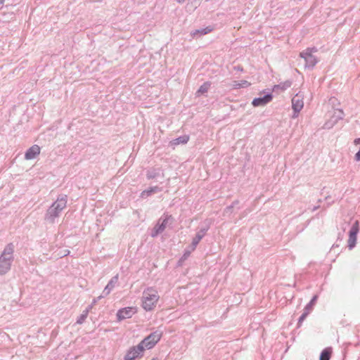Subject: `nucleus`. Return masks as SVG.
<instances>
[{"label": "nucleus", "mask_w": 360, "mask_h": 360, "mask_svg": "<svg viewBox=\"0 0 360 360\" xmlns=\"http://www.w3.org/2000/svg\"><path fill=\"white\" fill-rule=\"evenodd\" d=\"M68 202V195L65 194H60L57 199L48 208L44 216V219L49 223H54L61 212L66 207Z\"/></svg>", "instance_id": "1"}, {"label": "nucleus", "mask_w": 360, "mask_h": 360, "mask_svg": "<svg viewBox=\"0 0 360 360\" xmlns=\"http://www.w3.org/2000/svg\"><path fill=\"white\" fill-rule=\"evenodd\" d=\"M13 252V244H7L0 255V275L6 274L11 269L14 259Z\"/></svg>", "instance_id": "2"}, {"label": "nucleus", "mask_w": 360, "mask_h": 360, "mask_svg": "<svg viewBox=\"0 0 360 360\" xmlns=\"http://www.w3.org/2000/svg\"><path fill=\"white\" fill-rule=\"evenodd\" d=\"M159 299L157 290L153 287H148L143 292L141 306L147 311H152L155 309Z\"/></svg>", "instance_id": "3"}, {"label": "nucleus", "mask_w": 360, "mask_h": 360, "mask_svg": "<svg viewBox=\"0 0 360 360\" xmlns=\"http://www.w3.org/2000/svg\"><path fill=\"white\" fill-rule=\"evenodd\" d=\"M317 51L314 46L308 47L300 53V56L304 60V68L311 70L318 63L319 59L313 55Z\"/></svg>", "instance_id": "4"}, {"label": "nucleus", "mask_w": 360, "mask_h": 360, "mask_svg": "<svg viewBox=\"0 0 360 360\" xmlns=\"http://www.w3.org/2000/svg\"><path fill=\"white\" fill-rule=\"evenodd\" d=\"M162 336V332L157 330L146 336L140 344L143 348L152 349L160 340Z\"/></svg>", "instance_id": "5"}, {"label": "nucleus", "mask_w": 360, "mask_h": 360, "mask_svg": "<svg viewBox=\"0 0 360 360\" xmlns=\"http://www.w3.org/2000/svg\"><path fill=\"white\" fill-rule=\"evenodd\" d=\"M344 117L345 113L342 109H335L333 114L330 116V118L325 122L323 128L327 129H332L338 121L342 120Z\"/></svg>", "instance_id": "6"}, {"label": "nucleus", "mask_w": 360, "mask_h": 360, "mask_svg": "<svg viewBox=\"0 0 360 360\" xmlns=\"http://www.w3.org/2000/svg\"><path fill=\"white\" fill-rule=\"evenodd\" d=\"M144 348L139 343L136 346L130 347L124 356V360H135L136 358L143 356Z\"/></svg>", "instance_id": "7"}, {"label": "nucleus", "mask_w": 360, "mask_h": 360, "mask_svg": "<svg viewBox=\"0 0 360 360\" xmlns=\"http://www.w3.org/2000/svg\"><path fill=\"white\" fill-rule=\"evenodd\" d=\"M359 231V224L356 221L352 226L349 232L348 248L353 249L356 245V236Z\"/></svg>", "instance_id": "8"}, {"label": "nucleus", "mask_w": 360, "mask_h": 360, "mask_svg": "<svg viewBox=\"0 0 360 360\" xmlns=\"http://www.w3.org/2000/svg\"><path fill=\"white\" fill-rule=\"evenodd\" d=\"M210 229V225L207 224L204 227H202L196 233L195 236L193 238L192 243L190 245L191 248V250H194L199 242L202 240V238L205 236L207 231Z\"/></svg>", "instance_id": "9"}, {"label": "nucleus", "mask_w": 360, "mask_h": 360, "mask_svg": "<svg viewBox=\"0 0 360 360\" xmlns=\"http://www.w3.org/2000/svg\"><path fill=\"white\" fill-rule=\"evenodd\" d=\"M136 309L134 307H124L117 311V318L118 321L131 318L135 313Z\"/></svg>", "instance_id": "10"}, {"label": "nucleus", "mask_w": 360, "mask_h": 360, "mask_svg": "<svg viewBox=\"0 0 360 360\" xmlns=\"http://www.w3.org/2000/svg\"><path fill=\"white\" fill-rule=\"evenodd\" d=\"M273 98L271 93L268 92L262 96L255 98L252 101V105L254 107L263 106L269 103Z\"/></svg>", "instance_id": "11"}, {"label": "nucleus", "mask_w": 360, "mask_h": 360, "mask_svg": "<svg viewBox=\"0 0 360 360\" xmlns=\"http://www.w3.org/2000/svg\"><path fill=\"white\" fill-rule=\"evenodd\" d=\"M41 148L38 145H33L29 148L25 153V159L27 160L36 158L40 153Z\"/></svg>", "instance_id": "12"}, {"label": "nucleus", "mask_w": 360, "mask_h": 360, "mask_svg": "<svg viewBox=\"0 0 360 360\" xmlns=\"http://www.w3.org/2000/svg\"><path fill=\"white\" fill-rule=\"evenodd\" d=\"M118 274L112 276L104 288L101 295L104 297L109 295L118 283Z\"/></svg>", "instance_id": "13"}, {"label": "nucleus", "mask_w": 360, "mask_h": 360, "mask_svg": "<svg viewBox=\"0 0 360 360\" xmlns=\"http://www.w3.org/2000/svg\"><path fill=\"white\" fill-rule=\"evenodd\" d=\"M304 105V103L302 100L300 98H293L292 99V108L293 110V115L292 117H297L298 115V113L300 112V110L302 109Z\"/></svg>", "instance_id": "14"}, {"label": "nucleus", "mask_w": 360, "mask_h": 360, "mask_svg": "<svg viewBox=\"0 0 360 360\" xmlns=\"http://www.w3.org/2000/svg\"><path fill=\"white\" fill-rule=\"evenodd\" d=\"M161 191H162V188H160L158 186H151V187H149L148 188L143 191L141 193L140 197L143 199H146L148 197L152 195L153 194L157 193H159Z\"/></svg>", "instance_id": "15"}, {"label": "nucleus", "mask_w": 360, "mask_h": 360, "mask_svg": "<svg viewBox=\"0 0 360 360\" xmlns=\"http://www.w3.org/2000/svg\"><path fill=\"white\" fill-rule=\"evenodd\" d=\"M163 176L162 170L160 168H151L146 172L147 179H153L160 176Z\"/></svg>", "instance_id": "16"}, {"label": "nucleus", "mask_w": 360, "mask_h": 360, "mask_svg": "<svg viewBox=\"0 0 360 360\" xmlns=\"http://www.w3.org/2000/svg\"><path fill=\"white\" fill-rule=\"evenodd\" d=\"M213 30H214L213 26H207L205 28L195 30L191 32V35L193 37H195L198 35H199V36L205 35V34L211 32Z\"/></svg>", "instance_id": "17"}, {"label": "nucleus", "mask_w": 360, "mask_h": 360, "mask_svg": "<svg viewBox=\"0 0 360 360\" xmlns=\"http://www.w3.org/2000/svg\"><path fill=\"white\" fill-rule=\"evenodd\" d=\"M332 354V348L326 347L320 354L319 360H330Z\"/></svg>", "instance_id": "18"}, {"label": "nucleus", "mask_w": 360, "mask_h": 360, "mask_svg": "<svg viewBox=\"0 0 360 360\" xmlns=\"http://www.w3.org/2000/svg\"><path fill=\"white\" fill-rule=\"evenodd\" d=\"M172 219L173 218H172V215L166 214V215H164V218L163 217L160 218L157 223L160 225V226L161 228H162L163 231H165V229L168 224L169 220Z\"/></svg>", "instance_id": "19"}, {"label": "nucleus", "mask_w": 360, "mask_h": 360, "mask_svg": "<svg viewBox=\"0 0 360 360\" xmlns=\"http://www.w3.org/2000/svg\"><path fill=\"white\" fill-rule=\"evenodd\" d=\"M172 219L173 218H172V215L166 214V215H164V218L163 217L160 218L157 223L160 225V226L161 228H162L163 231H165V229L168 224L169 220Z\"/></svg>", "instance_id": "20"}, {"label": "nucleus", "mask_w": 360, "mask_h": 360, "mask_svg": "<svg viewBox=\"0 0 360 360\" xmlns=\"http://www.w3.org/2000/svg\"><path fill=\"white\" fill-rule=\"evenodd\" d=\"M211 86V82H204L198 89V90L196 92V94L199 96L200 94H204L207 93L209 90V89Z\"/></svg>", "instance_id": "21"}, {"label": "nucleus", "mask_w": 360, "mask_h": 360, "mask_svg": "<svg viewBox=\"0 0 360 360\" xmlns=\"http://www.w3.org/2000/svg\"><path fill=\"white\" fill-rule=\"evenodd\" d=\"M250 85V83L246 80L234 81L233 82V87L236 89L240 88H245Z\"/></svg>", "instance_id": "22"}, {"label": "nucleus", "mask_w": 360, "mask_h": 360, "mask_svg": "<svg viewBox=\"0 0 360 360\" xmlns=\"http://www.w3.org/2000/svg\"><path fill=\"white\" fill-rule=\"evenodd\" d=\"M188 140H189V136L188 135H183V136H180L178 138L174 139L172 141V143L174 145L185 144V143H187Z\"/></svg>", "instance_id": "23"}, {"label": "nucleus", "mask_w": 360, "mask_h": 360, "mask_svg": "<svg viewBox=\"0 0 360 360\" xmlns=\"http://www.w3.org/2000/svg\"><path fill=\"white\" fill-rule=\"evenodd\" d=\"M318 299V295H315L312 297L309 302L304 307V311H308L310 313V311L312 310L314 306L315 305L316 301Z\"/></svg>", "instance_id": "24"}, {"label": "nucleus", "mask_w": 360, "mask_h": 360, "mask_svg": "<svg viewBox=\"0 0 360 360\" xmlns=\"http://www.w3.org/2000/svg\"><path fill=\"white\" fill-rule=\"evenodd\" d=\"M239 204V201L238 200H234L231 205L227 206L224 210V215L226 216V215H230L231 214H232L233 212V207L238 205Z\"/></svg>", "instance_id": "25"}, {"label": "nucleus", "mask_w": 360, "mask_h": 360, "mask_svg": "<svg viewBox=\"0 0 360 360\" xmlns=\"http://www.w3.org/2000/svg\"><path fill=\"white\" fill-rule=\"evenodd\" d=\"M164 231L162 228L160 226V225L157 223L155 226L153 228L150 232V236L152 238L157 237L160 233H162Z\"/></svg>", "instance_id": "26"}, {"label": "nucleus", "mask_w": 360, "mask_h": 360, "mask_svg": "<svg viewBox=\"0 0 360 360\" xmlns=\"http://www.w3.org/2000/svg\"><path fill=\"white\" fill-rule=\"evenodd\" d=\"M89 312V309L84 310L79 316H78L76 323L77 324H82L88 316Z\"/></svg>", "instance_id": "27"}, {"label": "nucleus", "mask_w": 360, "mask_h": 360, "mask_svg": "<svg viewBox=\"0 0 360 360\" xmlns=\"http://www.w3.org/2000/svg\"><path fill=\"white\" fill-rule=\"evenodd\" d=\"M291 85V82L289 81L285 82L283 84L274 85L273 90L275 91L277 89H281V90H285L289 88Z\"/></svg>", "instance_id": "28"}, {"label": "nucleus", "mask_w": 360, "mask_h": 360, "mask_svg": "<svg viewBox=\"0 0 360 360\" xmlns=\"http://www.w3.org/2000/svg\"><path fill=\"white\" fill-rule=\"evenodd\" d=\"M191 251H192L191 249L190 250H186L184 251V255L180 258L179 262L180 263V262H182L184 260H186L189 257V255H191Z\"/></svg>", "instance_id": "29"}, {"label": "nucleus", "mask_w": 360, "mask_h": 360, "mask_svg": "<svg viewBox=\"0 0 360 360\" xmlns=\"http://www.w3.org/2000/svg\"><path fill=\"white\" fill-rule=\"evenodd\" d=\"M103 297L101 295L100 296L94 298L92 300L91 304L90 305H89L86 309H89V311H90L93 308V307L98 302V301H99Z\"/></svg>", "instance_id": "30"}, {"label": "nucleus", "mask_w": 360, "mask_h": 360, "mask_svg": "<svg viewBox=\"0 0 360 360\" xmlns=\"http://www.w3.org/2000/svg\"><path fill=\"white\" fill-rule=\"evenodd\" d=\"M309 313L308 311H304L302 314L300 316L298 319V326H300L302 322L306 319V317L308 316Z\"/></svg>", "instance_id": "31"}, {"label": "nucleus", "mask_w": 360, "mask_h": 360, "mask_svg": "<svg viewBox=\"0 0 360 360\" xmlns=\"http://www.w3.org/2000/svg\"><path fill=\"white\" fill-rule=\"evenodd\" d=\"M190 5L193 7V9H195L200 5V2L198 0H190L188 6Z\"/></svg>", "instance_id": "32"}, {"label": "nucleus", "mask_w": 360, "mask_h": 360, "mask_svg": "<svg viewBox=\"0 0 360 360\" xmlns=\"http://www.w3.org/2000/svg\"><path fill=\"white\" fill-rule=\"evenodd\" d=\"M355 160L356 161H360V149L359 150V151L355 154V157H354Z\"/></svg>", "instance_id": "33"}, {"label": "nucleus", "mask_w": 360, "mask_h": 360, "mask_svg": "<svg viewBox=\"0 0 360 360\" xmlns=\"http://www.w3.org/2000/svg\"><path fill=\"white\" fill-rule=\"evenodd\" d=\"M354 142L355 145L360 144V138L356 139Z\"/></svg>", "instance_id": "34"}, {"label": "nucleus", "mask_w": 360, "mask_h": 360, "mask_svg": "<svg viewBox=\"0 0 360 360\" xmlns=\"http://www.w3.org/2000/svg\"><path fill=\"white\" fill-rule=\"evenodd\" d=\"M5 0H0V10L2 8Z\"/></svg>", "instance_id": "35"}, {"label": "nucleus", "mask_w": 360, "mask_h": 360, "mask_svg": "<svg viewBox=\"0 0 360 360\" xmlns=\"http://www.w3.org/2000/svg\"><path fill=\"white\" fill-rule=\"evenodd\" d=\"M319 207H320L319 205L314 206V207H313V209H312V211H313V212L316 211L317 209H319Z\"/></svg>", "instance_id": "36"}, {"label": "nucleus", "mask_w": 360, "mask_h": 360, "mask_svg": "<svg viewBox=\"0 0 360 360\" xmlns=\"http://www.w3.org/2000/svg\"><path fill=\"white\" fill-rule=\"evenodd\" d=\"M179 4H183L186 0H176Z\"/></svg>", "instance_id": "37"}, {"label": "nucleus", "mask_w": 360, "mask_h": 360, "mask_svg": "<svg viewBox=\"0 0 360 360\" xmlns=\"http://www.w3.org/2000/svg\"><path fill=\"white\" fill-rule=\"evenodd\" d=\"M235 68L237 69L238 70L243 71V68L240 66L236 67Z\"/></svg>", "instance_id": "38"}, {"label": "nucleus", "mask_w": 360, "mask_h": 360, "mask_svg": "<svg viewBox=\"0 0 360 360\" xmlns=\"http://www.w3.org/2000/svg\"><path fill=\"white\" fill-rule=\"evenodd\" d=\"M70 253V251L69 250H65V252L64 253V256L68 255Z\"/></svg>", "instance_id": "39"}, {"label": "nucleus", "mask_w": 360, "mask_h": 360, "mask_svg": "<svg viewBox=\"0 0 360 360\" xmlns=\"http://www.w3.org/2000/svg\"><path fill=\"white\" fill-rule=\"evenodd\" d=\"M335 247H338V245H333L332 248H335Z\"/></svg>", "instance_id": "40"}, {"label": "nucleus", "mask_w": 360, "mask_h": 360, "mask_svg": "<svg viewBox=\"0 0 360 360\" xmlns=\"http://www.w3.org/2000/svg\"><path fill=\"white\" fill-rule=\"evenodd\" d=\"M151 360H158L157 359H152Z\"/></svg>", "instance_id": "41"}]
</instances>
